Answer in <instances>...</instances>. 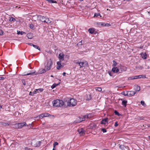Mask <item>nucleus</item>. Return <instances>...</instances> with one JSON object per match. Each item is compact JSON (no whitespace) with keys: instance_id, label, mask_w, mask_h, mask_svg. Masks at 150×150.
<instances>
[{"instance_id":"obj_1","label":"nucleus","mask_w":150,"mask_h":150,"mask_svg":"<svg viewBox=\"0 0 150 150\" xmlns=\"http://www.w3.org/2000/svg\"><path fill=\"white\" fill-rule=\"evenodd\" d=\"M52 103L54 106L59 107L62 106L64 103L62 100L57 99L53 101Z\"/></svg>"},{"instance_id":"obj_2","label":"nucleus","mask_w":150,"mask_h":150,"mask_svg":"<svg viewBox=\"0 0 150 150\" xmlns=\"http://www.w3.org/2000/svg\"><path fill=\"white\" fill-rule=\"evenodd\" d=\"M38 20H39L42 22H45L47 23H50L51 21L49 20V19L46 17L41 15L37 16Z\"/></svg>"},{"instance_id":"obj_3","label":"nucleus","mask_w":150,"mask_h":150,"mask_svg":"<svg viewBox=\"0 0 150 150\" xmlns=\"http://www.w3.org/2000/svg\"><path fill=\"white\" fill-rule=\"evenodd\" d=\"M52 64L53 62L51 59L47 60L45 65V68L46 70L49 71L50 70Z\"/></svg>"},{"instance_id":"obj_4","label":"nucleus","mask_w":150,"mask_h":150,"mask_svg":"<svg viewBox=\"0 0 150 150\" xmlns=\"http://www.w3.org/2000/svg\"><path fill=\"white\" fill-rule=\"evenodd\" d=\"M77 101L74 98H71L67 102V105L69 106H74L76 105Z\"/></svg>"},{"instance_id":"obj_5","label":"nucleus","mask_w":150,"mask_h":150,"mask_svg":"<svg viewBox=\"0 0 150 150\" xmlns=\"http://www.w3.org/2000/svg\"><path fill=\"white\" fill-rule=\"evenodd\" d=\"M24 126H28L27 125L25 122H23L15 124L14 125V128L17 129L21 128Z\"/></svg>"},{"instance_id":"obj_6","label":"nucleus","mask_w":150,"mask_h":150,"mask_svg":"<svg viewBox=\"0 0 150 150\" xmlns=\"http://www.w3.org/2000/svg\"><path fill=\"white\" fill-rule=\"evenodd\" d=\"M75 63L79 65L80 66V68H81L83 67H84L88 64L87 62L86 61L81 62L78 61H76Z\"/></svg>"},{"instance_id":"obj_7","label":"nucleus","mask_w":150,"mask_h":150,"mask_svg":"<svg viewBox=\"0 0 150 150\" xmlns=\"http://www.w3.org/2000/svg\"><path fill=\"white\" fill-rule=\"evenodd\" d=\"M49 115H50L48 113H43L41 114L39 116H37L36 117V118L38 119H39L40 118L42 119L43 117H48Z\"/></svg>"},{"instance_id":"obj_8","label":"nucleus","mask_w":150,"mask_h":150,"mask_svg":"<svg viewBox=\"0 0 150 150\" xmlns=\"http://www.w3.org/2000/svg\"><path fill=\"white\" fill-rule=\"evenodd\" d=\"M78 132L79 133L80 136H83L85 134V130L82 128L79 129L78 130Z\"/></svg>"},{"instance_id":"obj_9","label":"nucleus","mask_w":150,"mask_h":150,"mask_svg":"<svg viewBox=\"0 0 150 150\" xmlns=\"http://www.w3.org/2000/svg\"><path fill=\"white\" fill-rule=\"evenodd\" d=\"M92 117V115L89 114L87 115H86L83 116V118H82V120H80V121H82L86 120V119H90Z\"/></svg>"},{"instance_id":"obj_10","label":"nucleus","mask_w":150,"mask_h":150,"mask_svg":"<svg viewBox=\"0 0 150 150\" xmlns=\"http://www.w3.org/2000/svg\"><path fill=\"white\" fill-rule=\"evenodd\" d=\"M136 93V92L133 91H128V96H133Z\"/></svg>"},{"instance_id":"obj_11","label":"nucleus","mask_w":150,"mask_h":150,"mask_svg":"<svg viewBox=\"0 0 150 150\" xmlns=\"http://www.w3.org/2000/svg\"><path fill=\"white\" fill-rule=\"evenodd\" d=\"M57 64L58 65L57 67V68L58 69H60L63 67V66H62L61 64V61H58L57 62Z\"/></svg>"},{"instance_id":"obj_12","label":"nucleus","mask_w":150,"mask_h":150,"mask_svg":"<svg viewBox=\"0 0 150 150\" xmlns=\"http://www.w3.org/2000/svg\"><path fill=\"white\" fill-rule=\"evenodd\" d=\"M64 55L63 53H61L59 54V59L60 61H63L64 60Z\"/></svg>"},{"instance_id":"obj_13","label":"nucleus","mask_w":150,"mask_h":150,"mask_svg":"<svg viewBox=\"0 0 150 150\" xmlns=\"http://www.w3.org/2000/svg\"><path fill=\"white\" fill-rule=\"evenodd\" d=\"M108 118H105L103 119L101 121V123L105 125H107L108 124Z\"/></svg>"},{"instance_id":"obj_14","label":"nucleus","mask_w":150,"mask_h":150,"mask_svg":"<svg viewBox=\"0 0 150 150\" xmlns=\"http://www.w3.org/2000/svg\"><path fill=\"white\" fill-rule=\"evenodd\" d=\"M119 71V69L117 67H113L112 69V71L115 73L118 72Z\"/></svg>"},{"instance_id":"obj_15","label":"nucleus","mask_w":150,"mask_h":150,"mask_svg":"<svg viewBox=\"0 0 150 150\" xmlns=\"http://www.w3.org/2000/svg\"><path fill=\"white\" fill-rule=\"evenodd\" d=\"M119 67H120V69L121 70V71H126L127 69L126 67L121 65H120Z\"/></svg>"},{"instance_id":"obj_16","label":"nucleus","mask_w":150,"mask_h":150,"mask_svg":"<svg viewBox=\"0 0 150 150\" xmlns=\"http://www.w3.org/2000/svg\"><path fill=\"white\" fill-rule=\"evenodd\" d=\"M47 71H48L46 70L45 68V69L42 68L39 69V72L40 74H42L45 73Z\"/></svg>"},{"instance_id":"obj_17","label":"nucleus","mask_w":150,"mask_h":150,"mask_svg":"<svg viewBox=\"0 0 150 150\" xmlns=\"http://www.w3.org/2000/svg\"><path fill=\"white\" fill-rule=\"evenodd\" d=\"M141 56L142 58L144 59H146V58L147 55L145 53H142L141 54Z\"/></svg>"},{"instance_id":"obj_18","label":"nucleus","mask_w":150,"mask_h":150,"mask_svg":"<svg viewBox=\"0 0 150 150\" xmlns=\"http://www.w3.org/2000/svg\"><path fill=\"white\" fill-rule=\"evenodd\" d=\"M88 31L91 34H93L95 31L94 29L93 28H90L88 30Z\"/></svg>"},{"instance_id":"obj_19","label":"nucleus","mask_w":150,"mask_h":150,"mask_svg":"<svg viewBox=\"0 0 150 150\" xmlns=\"http://www.w3.org/2000/svg\"><path fill=\"white\" fill-rule=\"evenodd\" d=\"M134 89L136 91H140V88L139 86L137 85L134 86Z\"/></svg>"},{"instance_id":"obj_20","label":"nucleus","mask_w":150,"mask_h":150,"mask_svg":"<svg viewBox=\"0 0 150 150\" xmlns=\"http://www.w3.org/2000/svg\"><path fill=\"white\" fill-rule=\"evenodd\" d=\"M27 36L29 39H31L33 38V36L32 34L30 33H28L27 35Z\"/></svg>"},{"instance_id":"obj_21","label":"nucleus","mask_w":150,"mask_h":150,"mask_svg":"<svg viewBox=\"0 0 150 150\" xmlns=\"http://www.w3.org/2000/svg\"><path fill=\"white\" fill-rule=\"evenodd\" d=\"M127 103V101L126 100H123L122 102V104L123 105L126 107Z\"/></svg>"},{"instance_id":"obj_22","label":"nucleus","mask_w":150,"mask_h":150,"mask_svg":"<svg viewBox=\"0 0 150 150\" xmlns=\"http://www.w3.org/2000/svg\"><path fill=\"white\" fill-rule=\"evenodd\" d=\"M121 94L124 96H128V91H124L122 92Z\"/></svg>"},{"instance_id":"obj_23","label":"nucleus","mask_w":150,"mask_h":150,"mask_svg":"<svg viewBox=\"0 0 150 150\" xmlns=\"http://www.w3.org/2000/svg\"><path fill=\"white\" fill-rule=\"evenodd\" d=\"M17 34H21V35H22L23 34H26V33L23 31H17Z\"/></svg>"},{"instance_id":"obj_24","label":"nucleus","mask_w":150,"mask_h":150,"mask_svg":"<svg viewBox=\"0 0 150 150\" xmlns=\"http://www.w3.org/2000/svg\"><path fill=\"white\" fill-rule=\"evenodd\" d=\"M9 18V20L10 21L14 22L16 21L15 18H13V17H10Z\"/></svg>"},{"instance_id":"obj_25","label":"nucleus","mask_w":150,"mask_h":150,"mask_svg":"<svg viewBox=\"0 0 150 150\" xmlns=\"http://www.w3.org/2000/svg\"><path fill=\"white\" fill-rule=\"evenodd\" d=\"M136 77L135 76H132L131 77H129L128 78V80H133L135 79H136V78H135Z\"/></svg>"},{"instance_id":"obj_26","label":"nucleus","mask_w":150,"mask_h":150,"mask_svg":"<svg viewBox=\"0 0 150 150\" xmlns=\"http://www.w3.org/2000/svg\"><path fill=\"white\" fill-rule=\"evenodd\" d=\"M117 63L115 60H113L112 66L113 67H115V66L117 65Z\"/></svg>"},{"instance_id":"obj_27","label":"nucleus","mask_w":150,"mask_h":150,"mask_svg":"<svg viewBox=\"0 0 150 150\" xmlns=\"http://www.w3.org/2000/svg\"><path fill=\"white\" fill-rule=\"evenodd\" d=\"M10 125V124L9 123H5V122H1V125H2L6 126L7 125Z\"/></svg>"},{"instance_id":"obj_28","label":"nucleus","mask_w":150,"mask_h":150,"mask_svg":"<svg viewBox=\"0 0 150 150\" xmlns=\"http://www.w3.org/2000/svg\"><path fill=\"white\" fill-rule=\"evenodd\" d=\"M60 83H59L56 84H53L52 86H51V88L52 89H53L55 87H56Z\"/></svg>"},{"instance_id":"obj_29","label":"nucleus","mask_w":150,"mask_h":150,"mask_svg":"<svg viewBox=\"0 0 150 150\" xmlns=\"http://www.w3.org/2000/svg\"><path fill=\"white\" fill-rule=\"evenodd\" d=\"M48 2L50 3H56L57 2L56 1H54L53 0H47Z\"/></svg>"},{"instance_id":"obj_30","label":"nucleus","mask_w":150,"mask_h":150,"mask_svg":"<svg viewBox=\"0 0 150 150\" xmlns=\"http://www.w3.org/2000/svg\"><path fill=\"white\" fill-rule=\"evenodd\" d=\"M33 46L34 48L38 49L39 51H40V48L38 46L34 45H33Z\"/></svg>"},{"instance_id":"obj_31","label":"nucleus","mask_w":150,"mask_h":150,"mask_svg":"<svg viewBox=\"0 0 150 150\" xmlns=\"http://www.w3.org/2000/svg\"><path fill=\"white\" fill-rule=\"evenodd\" d=\"M98 16H100V17H101V16L100 15V14L99 13H95L94 14V17H97Z\"/></svg>"},{"instance_id":"obj_32","label":"nucleus","mask_w":150,"mask_h":150,"mask_svg":"<svg viewBox=\"0 0 150 150\" xmlns=\"http://www.w3.org/2000/svg\"><path fill=\"white\" fill-rule=\"evenodd\" d=\"M99 25H100L102 26H105L106 25V24L105 23H98Z\"/></svg>"},{"instance_id":"obj_33","label":"nucleus","mask_w":150,"mask_h":150,"mask_svg":"<svg viewBox=\"0 0 150 150\" xmlns=\"http://www.w3.org/2000/svg\"><path fill=\"white\" fill-rule=\"evenodd\" d=\"M58 145V143L57 142H54L53 144V147L54 148H55L56 146L57 145Z\"/></svg>"},{"instance_id":"obj_34","label":"nucleus","mask_w":150,"mask_h":150,"mask_svg":"<svg viewBox=\"0 0 150 150\" xmlns=\"http://www.w3.org/2000/svg\"><path fill=\"white\" fill-rule=\"evenodd\" d=\"M140 103L144 106L145 107L146 105V104L144 102V101H141L140 102Z\"/></svg>"},{"instance_id":"obj_35","label":"nucleus","mask_w":150,"mask_h":150,"mask_svg":"<svg viewBox=\"0 0 150 150\" xmlns=\"http://www.w3.org/2000/svg\"><path fill=\"white\" fill-rule=\"evenodd\" d=\"M115 113L116 115H117L118 116H120V114L116 110H115Z\"/></svg>"},{"instance_id":"obj_36","label":"nucleus","mask_w":150,"mask_h":150,"mask_svg":"<svg viewBox=\"0 0 150 150\" xmlns=\"http://www.w3.org/2000/svg\"><path fill=\"white\" fill-rule=\"evenodd\" d=\"M34 73H27L26 74H25L23 75L24 76H26V75H31L33 74Z\"/></svg>"},{"instance_id":"obj_37","label":"nucleus","mask_w":150,"mask_h":150,"mask_svg":"<svg viewBox=\"0 0 150 150\" xmlns=\"http://www.w3.org/2000/svg\"><path fill=\"white\" fill-rule=\"evenodd\" d=\"M96 90L100 91H102V88L100 87L98 88H97L96 89Z\"/></svg>"},{"instance_id":"obj_38","label":"nucleus","mask_w":150,"mask_h":150,"mask_svg":"<svg viewBox=\"0 0 150 150\" xmlns=\"http://www.w3.org/2000/svg\"><path fill=\"white\" fill-rule=\"evenodd\" d=\"M22 81L24 85H26V83L24 79H22Z\"/></svg>"},{"instance_id":"obj_39","label":"nucleus","mask_w":150,"mask_h":150,"mask_svg":"<svg viewBox=\"0 0 150 150\" xmlns=\"http://www.w3.org/2000/svg\"><path fill=\"white\" fill-rule=\"evenodd\" d=\"M141 75H138L135 76L136 79H138L139 78H141Z\"/></svg>"},{"instance_id":"obj_40","label":"nucleus","mask_w":150,"mask_h":150,"mask_svg":"<svg viewBox=\"0 0 150 150\" xmlns=\"http://www.w3.org/2000/svg\"><path fill=\"white\" fill-rule=\"evenodd\" d=\"M30 27L31 28H33L34 27V25L32 24H30Z\"/></svg>"},{"instance_id":"obj_41","label":"nucleus","mask_w":150,"mask_h":150,"mask_svg":"<svg viewBox=\"0 0 150 150\" xmlns=\"http://www.w3.org/2000/svg\"><path fill=\"white\" fill-rule=\"evenodd\" d=\"M38 91L37 89H35L33 93V94H36L37 93V91Z\"/></svg>"},{"instance_id":"obj_42","label":"nucleus","mask_w":150,"mask_h":150,"mask_svg":"<svg viewBox=\"0 0 150 150\" xmlns=\"http://www.w3.org/2000/svg\"><path fill=\"white\" fill-rule=\"evenodd\" d=\"M24 149L25 150H32V149L30 148H28L27 147H25Z\"/></svg>"},{"instance_id":"obj_43","label":"nucleus","mask_w":150,"mask_h":150,"mask_svg":"<svg viewBox=\"0 0 150 150\" xmlns=\"http://www.w3.org/2000/svg\"><path fill=\"white\" fill-rule=\"evenodd\" d=\"M102 131H103V133L107 131L106 130V129H104V128L102 129Z\"/></svg>"},{"instance_id":"obj_44","label":"nucleus","mask_w":150,"mask_h":150,"mask_svg":"<svg viewBox=\"0 0 150 150\" xmlns=\"http://www.w3.org/2000/svg\"><path fill=\"white\" fill-rule=\"evenodd\" d=\"M118 125V124L117 123V122L116 121L115 122L114 126L115 127H117Z\"/></svg>"},{"instance_id":"obj_45","label":"nucleus","mask_w":150,"mask_h":150,"mask_svg":"<svg viewBox=\"0 0 150 150\" xmlns=\"http://www.w3.org/2000/svg\"><path fill=\"white\" fill-rule=\"evenodd\" d=\"M38 145H37V146H39L40 145V144L41 143V141H38Z\"/></svg>"},{"instance_id":"obj_46","label":"nucleus","mask_w":150,"mask_h":150,"mask_svg":"<svg viewBox=\"0 0 150 150\" xmlns=\"http://www.w3.org/2000/svg\"><path fill=\"white\" fill-rule=\"evenodd\" d=\"M6 77H0V80H4L5 78Z\"/></svg>"},{"instance_id":"obj_47","label":"nucleus","mask_w":150,"mask_h":150,"mask_svg":"<svg viewBox=\"0 0 150 150\" xmlns=\"http://www.w3.org/2000/svg\"><path fill=\"white\" fill-rule=\"evenodd\" d=\"M37 89L38 91L39 90L40 92H42L43 90V89L42 88H39Z\"/></svg>"},{"instance_id":"obj_48","label":"nucleus","mask_w":150,"mask_h":150,"mask_svg":"<svg viewBox=\"0 0 150 150\" xmlns=\"http://www.w3.org/2000/svg\"><path fill=\"white\" fill-rule=\"evenodd\" d=\"M3 34V31L1 30H0V35H1Z\"/></svg>"},{"instance_id":"obj_49","label":"nucleus","mask_w":150,"mask_h":150,"mask_svg":"<svg viewBox=\"0 0 150 150\" xmlns=\"http://www.w3.org/2000/svg\"><path fill=\"white\" fill-rule=\"evenodd\" d=\"M146 76L144 75H141V78H146Z\"/></svg>"},{"instance_id":"obj_50","label":"nucleus","mask_w":150,"mask_h":150,"mask_svg":"<svg viewBox=\"0 0 150 150\" xmlns=\"http://www.w3.org/2000/svg\"><path fill=\"white\" fill-rule=\"evenodd\" d=\"M33 92H30L29 93V95H31V96H33L34 95V94H33Z\"/></svg>"},{"instance_id":"obj_51","label":"nucleus","mask_w":150,"mask_h":150,"mask_svg":"<svg viewBox=\"0 0 150 150\" xmlns=\"http://www.w3.org/2000/svg\"><path fill=\"white\" fill-rule=\"evenodd\" d=\"M28 45H29L31 46H33V45H34V44H33V43H28Z\"/></svg>"},{"instance_id":"obj_52","label":"nucleus","mask_w":150,"mask_h":150,"mask_svg":"<svg viewBox=\"0 0 150 150\" xmlns=\"http://www.w3.org/2000/svg\"><path fill=\"white\" fill-rule=\"evenodd\" d=\"M83 118V117H79V119L80 120H79V122H81V121H80V120H82V118Z\"/></svg>"},{"instance_id":"obj_53","label":"nucleus","mask_w":150,"mask_h":150,"mask_svg":"<svg viewBox=\"0 0 150 150\" xmlns=\"http://www.w3.org/2000/svg\"><path fill=\"white\" fill-rule=\"evenodd\" d=\"M88 99V100H90L91 99V97L90 95H89V97Z\"/></svg>"},{"instance_id":"obj_54","label":"nucleus","mask_w":150,"mask_h":150,"mask_svg":"<svg viewBox=\"0 0 150 150\" xmlns=\"http://www.w3.org/2000/svg\"><path fill=\"white\" fill-rule=\"evenodd\" d=\"M125 87V86H117L118 88H124Z\"/></svg>"},{"instance_id":"obj_55","label":"nucleus","mask_w":150,"mask_h":150,"mask_svg":"<svg viewBox=\"0 0 150 150\" xmlns=\"http://www.w3.org/2000/svg\"><path fill=\"white\" fill-rule=\"evenodd\" d=\"M29 126L30 127V128H32V125L31 124H29Z\"/></svg>"},{"instance_id":"obj_56","label":"nucleus","mask_w":150,"mask_h":150,"mask_svg":"<svg viewBox=\"0 0 150 150\" xmlns=\"http://www.w3.org/2000/svg\"><path fill=\"white\" fill-rule=\"evenodd\" d=\"M66 74V73L65 72H64V73H63V75L64 76H65Z\"/></svg>"},{"instance_id":"obj_57","label":"nucleus","mask_w":150,"mask_h":150,"mask_svg":"<svg viewBox=\"0 0 150 150\" xmlns=\"http://www.w3.org/2000/svg\"><path fill=\"white\" fill-rule=\"evenodd\" d=\"M111 76H112V75H111V72H109L108 73Z\"/></svg>"},{"instance_id":"obj_58","label":"nucleus","mask_w":150,"mask_h":150,"mask_svg":"<svg viewBox=\"0 0 150 150\" xmlns=\"http://www.w3.org/2000/svg\"><path fill=\"white\" fill-rule=\"evenodd\" d=\"M2 108V106L1 105H0V109H1Z\"/></svg>"},{"instance_id":"obj_59","label":"nucleus","mask_w":150,"mask_h":150,"mask_svg":"<svg viewBox=\"0 0 150 150\" xmlns=\"http://www.w3.org/2000/svg\"><path fill=\"white\" fill-rule=\"evenodd\" d=\"M148 13L149 14H150V11L148 12Z\"/></svg>"},{"instance_id":"obj_60","label":"nucleus","mask_w":150,"mask_h":150,"mask_svg":"<svg viewBox=\"0 0 150 150\" xmlns=\"http://www.w3.org/2000/svg\"><path fill=\"white\" fill-rule=\"evenodd\" d=\"M122 146V145H120V147L121 148V146Z\"/></svg>"},{"instance_id":"obj_61","label":"nucleus","mask_w":150,"mask_h":150,"mask_svg":"<svg viewBox=\"0 0 150 150\" xmlns=\"http://www.w3.org/2000/svg\"><path fill=\"white\" fill-rule=\"evenodd\" d=\"M55 150V148H54L53 147V150Z\"/></svg>"},{"instance_id":"obj_62","label":"nucleus","mask_w":150,"mask_h":150,"mask_svg":"<svg viewBox=\"0 0 150 150\" xmlns=\"http://www.w3.org/2000/svg\"><path fill=\"white\" fill-rule=\"evenodd\" d=\"M148 87H150V85H149L148 86Z\"/></svg>"},{"instance_id":"obj_63","label":"nucleus","mask_w":150,"mask_h":150,"mask_svg":"<svg viewBox=\"0 0 150 150\" xmlns=\"http://www.w3.org/2000/svg\"><path fill=\"white\" fill-rule=\"evenodd\" d=\"M51 77H53V75H51Z\"/></svg>"},{"instance_id":"obj_64","label":"nucleus","mask_w":150,"mask_h":150,"mask_svg":"<svg viewBox=\"0 0 150 150\" xmlns=\"http://www.w3.org/2000/svg\"><path fill=\"white\" fill-rule=\"evenodd\" d=\"M103 150H108L107 149H104Z\"/></svg>"}]
</instances>
